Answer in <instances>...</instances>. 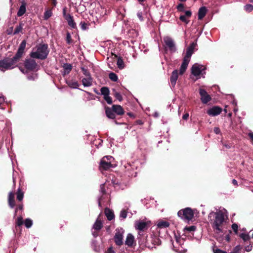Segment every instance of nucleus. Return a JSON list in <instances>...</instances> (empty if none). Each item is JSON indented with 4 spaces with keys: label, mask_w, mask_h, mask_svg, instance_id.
I'll return each mask as SVG.
<instances>
[{
    "label": "nucleus",
    "mask_w": 253,
    "mask_h": 253,
    "mask_svg": "<svg viewBox=\"0 0 253 253\" xmlns=\"http://www.w3.org/2000/svg\"><path fill=\"white\" fill-rule=\"evenodd\" d=\"M227 211L225 209L216 211H211L208 215V218L214 231L216 233L223 232V225L227 218Z\"/></svg>",
    "instance_id": "nucleus-1"
},
{
    "label": "nucleus",
    "mask_w": 253,
    "mask_h": 253,
    "mask_svg": "<svg viewBox=\"0 0 253 253\" xmlns=\"http://www.w3.org/2000/svg\"><path fill=\"white\" fill-rule=\"evenodd\" d=\"M49 53L47 44H39L33 48L30 56L33 58L45 59Z\"/></svg>",
    "instance_id": "nucleus-2"
},
{
    "label": "nucleus",
    "mask_w": 253,
    "mask_h": 253,
    "mask_svg": "<svg viewBox=\"0 0 253 253\" xmlns=\"http://www.w3.org/2000/svg\"><path fill=\"white\" fill-rule=\"evenodd\" d=\"M19 61L15 56L11 58H5L0 60V70L4 72L11 70L17 66V63Z\"/></svg>",
    "instance_id": "nucleus-3"
},
{
    "label": "nucleus",
    "mask_w": 253,
    "mask_h": 253,
    "mask_svg": "<svg viewBox=\"0 0 253 253\" xmlns=\"http://www.w3.org/2000/svg\"><path fill=\"white\" fill-rule=\"evenodd\" d=\"M114 158L110 156H105L102 158L100 163V169L101 170H107L110 168L113 167Z\"/></svg>",
    "instance_id": "nucleus-4"
},
{
    "label": "nucleus",
    "mask_w": 253,
    "mask_h": 253,
    "mask_svg": "<svg viewBox=\"0 0 253 253\" xmlns=\"http://www.w3.org/2000/svg\"><path fill=\"white\" fill-rule=\"evenodd\" d=\"M177 214L179 217L185 221H189L192 219L194 213L192 210L189 208L180 210Z\"/></svg>",
    "instance_id": "nucleus-5"
},
{
    "label": "nucleus",
    "mask_w": 253,
    "mask_h": 253,
    "mask_svg": "<svg viewBox=\"0 0 253 253\" xmlns=\"http://www.w3.org/2000/svg\"><path fill=\"white\" fill-rule=\"evenodd\" d=\"M205 68L201 64L195 63L191 68V73L193 75L196 77V79L200 78L201 75L205 74Z\"/></svg>",
    "instance_id": "nucleus-6"
},
{
    "label": "nucleus",
    "mask_w": 253,
    "mask_h": 253,
    "mask_svg": "<svg viewBox=\"0 0 253 253\" xmlns=\"http://www.w3.org/2000/svg\"><path fill=\"white\" fill-rule=\"evenodd\" d=\"M165 48L166 50H169L170 52H174L176 50L175 42L173 40L169 37L164 38Z\"/></svg>",
    "instance_id": "nucleus-7"
},
{
    "label": "nucleus",
    "mask_w": 253,
    "mask_h": 253,
    "mask_svg": "<svg viewBox=\"0 0 253 253\" xmlns=\"http://www.w3.org/2000/svg\"><path fill=\"white\" fill-rule=\"evenodd\" d=\"M124 232V231L122 229L116 230V232L114 236V240L116 245L118 246L123 245Z\"/></svg>",
    "instance_id": "nucleus-8"
},
{
    "label": "nucleus",
    "mask_w": 253,
    "mask_h": 253,
    "mask_svg": "<svg viewBox=\"0 0 253 253\" xmlns=\"http://www.w3.org/2000/svg\"><path fill=\"white\" fill-rule=\"evenodd\" d=\"M196 45V43L194 42L190 44V45L186 49V54L183 59L188 61L190 60L191 57L194 52V50Z\"/></svg>",
    "instance_id": "nucleus-9"
},
{
    "label": "nucleus",
    "mask_w": 253,
    "mask_h": 253,
    "mask_svg": "<svg viewBox=\"0 0 253 253\" xmlns=\"http://www.w3.org/2000/svg\"><path fill=\"white\" fill-rule=\"evenodd\" d=\"M183 240L182 239H176L175 243L173 244L174 250L179 253H184L186 252V249H184L182 246L181 243L183 242Z\"/></svg>",
    "instance_id": "nucleus-10"
},
{
    "label": "nucleus",
    "mask_w": 253,
    "mask_h": 253,
    "mask_svg": "<svg viewBox=\"0 0 253 253\" xmlns=\"http://www.w3.org/2000/svg\"><path fill=\"white\" fill-rule=\"evenodd\" d=\"M199 93L201 96V101L204 104H206L211 100V96L208 94L207 92L204 89L200 88Z\"/></svg>",
    "instance_id": "nucleus-11"
},
{
    "label": "nucleus",
    "mask_w": 253,
    "mask_h": 253,
    "mask_svg": "<svg viewBox=\"0 0 253 253\" xmlns=\"http://www.w3.org/2000/svg\"><path fill=\"white\" fill-rule=\"evenodd\" d=\"M26 42L25 40H23L20 43V44L19 46V48L18 49V50L17 51V53H16L15 55L14 56L19 60H20L22 55L24 53V49L26 47Z\"/></svg>",
    "instance_id": "nucleus-12"
},
{
    "label": "nucleus",
    "mask_w": 253,
    "mask_h": 253,
    "mask_svg": "<svg viewBox=\"0 0 253 253\" xmlns=\"http://www.w3.org/2000/svg\"><path fill=\"white\" fill-rule=\"evenodd\" d=\"M37 64L34 59H29L25 61V66L28 70H35L37 68Z\"/></svg>",
    "instance_id": "nucleus-13"
},
{
    "label": "nucleus",
    "mask_w": 253,
    "mask_h": 253,
    "mask_svg": "<svg viewBox=\"0 0 253 253\" xmlns=\"http://www.w3.org/2000/svg\"><path fill=\"white\" fill-rule=\"evenodd\" d=\"M222 109L217 106H214L209 109L207 111L208 114L210 116H215L221 113Z\"/></svg>",
    "instance_id": "nucleus-14"
},
{
    "label": "nucleus",
    "mask_w": 253,
    "mask_h": 253,
    "mask_svg": "<svg viewBox=\"0 0 253 253\" xmlns=\"http://www.w3.org/2000/svg\"><path fill=\"white\" fill-rule=\"evenodd\" d=\"M192 12L190 10H186L184 11V14L180 15L179 19L184 22L185 24H188L189 22L188 19L191 16Z\"/></svg>",
    "instance_id": "nucleus-15"
},
{
    "label": "nucleus",
    "mask_w": 253,
    "mask_h": 253,
    "mask_svg": "<svg viewBox=\"0 0 253 253\" xmlns=\"http://www.w3.org/2000/svg\"><path fill=\"white\" fill-rule=\"evenodd\" d=\"M64 15L67 21L68 22V25L73 29L76 28V24L75 22L73 17L70 14L66 15L65 12H64Z\"/></svg>",
    "instance_id": "nucleus-16"
},
{
    "label": "nucleus",
    "mask_w": 253,
    "mask_h": 253,
    "mask_svg": "<svg viewBox=\"0 0 253 253\" xmlns=\"http://www.w3.org/2000/svg\"><path fill=\"white\" fill-rule=\"evenodd\" d=\"M178 70H174L172 72L171 76L170 78V84L173 87L175 86V85L176 84V81L178 79Z\"/></svg>",
    "instance_id": "nucleus-17"
},
{
    "label": "nucleus",
    "mask_w": 253,
    "mask_h": 253,
    "mask_svg": "<svg viewBox=\"0 0 253 253\" xmlns=\"http://www.w3.org/2000/svg\"><path fill=\"white\" fill-rule=\"evenodd\" d=\"M148 223L142 221H136L135 223V227L137 230L143 231L147 228Z\"/></svg>",
    "instance_id": "nucleus-18"
},
{
    "label": "nucleus",
    "mask_w": 253,
    "mask_h": 253,
    "mask_svg": "<svg viewBox=\"0 0 253 253\" xmlns=\"http://www.w3.org/2000/svg\"><path fill=\"white\" fill-rule=\"evenodd\" d=\"M82 82L84 87L91 86L92 85V78L91 77H86L82 79Z\"/></svg>",
    "instance_id": "nucleus-19"
},
{
    "label": "nucleus",
    "mask_w": 253,
    "mask_h": 253,
    "mask_svg": "<svg viewBox=\"0 0 253 253\" xmlns=\"http://www.w3.org/2000/svg\"><path fill=\"white\" fill-rule=\"evenodd\" d=\"M112 108L114 113L118 115H122L124 114V111L120 105H113Z\"/></svg>",
    "instance_id": "nucleus-20"
},
{
    "label": "nucleus",
    "mask_w": 253,
    "mask_h": 253,
    "mask_svg": "<svg viewBox=\"0 0 253 253\" xmlns=\"http://www.w3.org/2000/svg\"><path fill=\"white\" fill-rule=\"evenodd\" d=\"M8 205L11 208H13L15 206L14 194L13 192H10L8 197Z\"/></svg>",
    "instance_id": "nucleus-21"
},
{
    "label": "nucleus",
    "mask_w": 253,
    "mask_h": 253,
    "mask_svg": "<svg viewBox=\"0 0 253 253\" xmlns=\"http://www.w3.org/2000/svg\"><path fill=\"white\" fill-rule=\"evenodd\" d=\"M190 61H188L187 60H186L185 59H183L182 63L180 66V70H179V74L182 75L183 74V73L186 71L187 67L188 66V65L189 64V62Z\"/></svg>",
    "instance_id": "nucleus-22"
},
{
    "label": "nucleus",
    "mask_w": 253,
    "mask_h": 253,
    "mask_svg": "<svg viewBox=\"0 0 253 253\" xmlns=\"http://www.w3.org/2000/svg\"><path fill=\"white\" fill-rule=\"evenodd\" d=\"M134 241V236L131 234H128L126 238L125 244L128 247H131L133 245Z\"/></svg>",
    "instance_id": "nucleus-23"
},
{
    "label": "nucleus",
    "mask_w": 253,
    "mask_h": 253,
    "mask_svg": "<svg viewBox=\"0 0 253 253\" xmlns=\"http://www.w3.org/2000/svg\"><path fill=\"white\" fill-rule=\"evenodd\" d=\"M26 3L24 1H22L21 6H20L17 15L18 17L22 16L26 12Z\"/></svg>",
    "instance_id": "nucleus-24"
},
{
    "label": "nucleus",
    "mask_w": 253,
    "mask_h": 253,
    "mask_svg": "<svg viewBox=\"0 0 253 253\" xmlns=\"http://www.w3.org/2000/svg\"><path fill=\"white\" fill-rule=\"evenodd\" d=\"M207 10L206 7L203 6V7H200L198 11V19H199V20L202 19L206 15V14L207 13Z\"/></svg>",
    "instance_id": "nucleus-25"
},
{
    "label": "nucleus",
    "mask_w": 253,
    "mask_h": 253,
    "mask_svg": "<svg viewBox=\"0 0 253 253\" xmlns=\"http://www.w3.org/2000/svg\"><path fill=\"white\" fill-rule=\"evenodd\" d=\"M105 113L107 117L109 119H113L115 118V114L112 108L107 107L105 109Z\"/></svg>",
    "instance_id": "nucleus-26"
},
{
    "label": "nucleus",
    "mask_w": 253,
    "mask_h": 253,
    "mask_svg": "<svg viewBox=\"0 0 253 253\" xmlns=\"http://www.w3.org/2000/svg\"><path fill=\"white\" fill-rule=\"evenodd\" d=\"M105 213L109 220H111L114 217L113 212L108 208H106L105 209Z\"/></svg>",
    "instance_id": "nucleus-27"
},
{
    "label": "nucleus",
    "mask_w": 253,
    "mask_h": 253,
    "mask_svg": "<svg viewBox=\"0 0 253 253\" xmlns=\"http://www.w3.org/2000/svg\"><path fill=\"white\" fill-rule=\"evenodd\" d=\"M102 227V222L97 218L93 225V228L97 231L100 230Z\"/></svg>",
    "instance_id": "nucleus-28"
},
{
    "label": "nucleus",
    "mask_w": 253,
    "mask_h": 253,
    "mask_svg": "<svg viewBox=\"0 0 253 253\" xmlns=\"http://www.w3.org/2000/svg\"><path fill=\"white\" fill-rule=\"evenodd\" d=\"M68 85L73 88H78L79 86V84L77 81H70L67 83Z\"/></svg>",
    "instance_id": "nucleus-29"
},
{
    "label": "nucleus",
    "mask_w": 253,
    "mask_h": 253,
    "mask_svg": "<svg viewBox=\"0 0 253 253\" xmlns=\"http://www.w3.org/2000/svg\"><path fill=\"white\" fill-rule=\"evenodd\" d=\"M239 236L244 242L248 241L250 239L249 234L246 232L241 233Z\"/></svg>",
    "instance_id": "nucleus-30"
},
{
    "label": "nucleus",
    "mask_w": 253,
    "mask_h": 253,
    "mask_svg": "<svg viewBox=\"0 0 253 253\" xmlns=\"http://www.w3.org/2000/svg\"><path fill=\"white\" fill-rule=\"evenodd\" d=\"M169 223L166 221H161L158 223L157 226L160 228H166L169 227Z\"/></svg>",
    "instance_id": "nucleus-31"
},
{
    "label": "nucleus",
    "mask_w": 253,
    "mask_h": 253,
    "mask_svg": "<svg viewBox=\"0 0 253 253\" xmlns=\"http://www.w3.org/2000/svg\"><path fill=\"white\" fill-rule=\"evenodd\" d=\"M16 195V198L17 200H18L19 201H21L23 200L24 197V193L23 192L21 191L20 188L18 189Z\"/></svg>",
    "instance_id": "nucleus-32"
},
{
    "label": "nucleus",
    "mask_w": 253,
    "mask_h": 253,
    "mask_svg": "<svg viewBox=\"0 0 253 253\" xmlns=\"http://www.w3.org/2000/svg\"><path fill=\"white\" fill-rule=\"evenodd\" d=\"M101 94L104 96H106L109 94V90L107 87H102L101 89Z\"/></svg>",
    "instance_id": "nucleus-33"
},
{
    "label": "nucleus",
    "mask_w": 253,
    "mask_h": 253,
    "mask_svg": "<svg viewBox=\"0 0 253 253\" xmlns=\"http://www.w3.org/2000/svg\"><path fill=\"white\" fill-rule=\"evenodd\" d=\"M117 65L120 69H123L124 68V63L123 59L121 57L118 58Z\"/></svg>",
    "instance_id": "nucleus-34"
},
{
    "label": "nucleus",
    "mask_w": 253,
    "mask_h": 253,
    "mask_svg": "<svg viewBox=\"0 0 253 253\" xmlns=\"http://www.w3.org/2000/svg\"><path fill=\"white\" fill-rule=\"evenodd\" d=\"M109 78L111 81L113 82H117L118 79L117 75L113 72L109 73Z\"/></svg>",
    "instance_id": "nucleus-35"
},
{
    "label": "nucleus",
    "mask_w": 253,
    "mask_h": 253,
    "mask_svg": "<svg viewBox=\"0 0 253 253\" xmlns=\"http://www.w3.org/2000/svg\"><path fill=\"white\" fill-rule=\"evenodd\" d=\"M22 29H23V24L20 23L18 25H17L14 31L13 34L15 35V34H17L19 33V32H21Z\"/></svg>",
    "instance_id": "nucleus-36"
},
{
    "label": "nucleus",
    "mask_w": 253,
    "mask_h": 253,
    "mask_svg": "<svg viewBox=\"0 0 253 253\" xmlns=\"http://www.w3.org/2000/svg\"><path fill=\"white\" fill-rule=\"evenodd\" d=\"M24 224L26 227L28 228H30L33 224V221L30 218H27L25 220Z\"/></svg>",
    "instance_id": "nucleus-37"
},
{
    "label": "nucleus",
    "mask_w": 253,
    "mask_h": 253,
    "mask_svg": "<svg viewBox=\"0 0 253 253\" xmlns=\"http://www.w3.org/2000/svg\"><path fill=\"white\" fill-rule=\"evenodd\" d=\"M63 67L64 70H67V73H70L72 69V66L68 63L64 64Z\"/></svg>",
    "instance_id": "nucleus-38"
},
{
    "label": "nucleus",
    "mask_w": 253,
    "mask_h": 253,
    "mask_svg": "<svg viewBox=\"0 0 253 253\" xmlns=\"http://www.w3.org/2000/svg\"><path fill=\"white\" fill-rule=\"evenodd\" d=\"M113 92H114V95L115 97V98L119 100L120 101H121L123 99L121 94L119 92L116 91L114 89L113 90Z\"/></svg>",
    "instance_id": "nucleus-39"
},
{
    "label": "nucleus",
    "mask_w": 253,
    "mask_h": 253,
    "mask_svg": "<svg viewBox=\"0 0 253 253\" xmlns=\"http://www.w3.org/2000/svg\"><path fill=\"white\" fill-rule=\"evenodd\" d=\"M80 26H81V28L83 30H85L88 29V25L84 21H81L80 22Z\"/></svg>",
    "instance_id": "nucleus-40"
},
{
    "label": "nucleus",
    "mask_w": 253,
    "mask_h": 253,
    "mask_svg": "<svg viewBox=\"0 0 253 253\" xmlns=\"http://www.w3.org/2000/svg\"><path fill=\"white\" fill-rule=\"evenodd\" d=\"M244 9L247 12H251L253 10V5L250 4H247L244 6Z\"/></svg>",
    "instance_id": "nucleus-41"
},
{
    "label": "nucleus",
    "mask_w": 253,
    "mask_h": 253,
    "mask_svg": "<svg viewBox=\"0 0 253 253\" xmlns=\"http://www.w3.org/2000/svg\"><path fill=\"white\" fill-rule=\"evenodd\" d=\"M52 15V12L51 10H47L44 13V18L45 20L48 19Z\"/></svg>",
    "instance_id": "nucleus-42"
},
{
    "label": "nucleus",
    "mask_w": 253,
    "mask_h": 253,
    "mask_svg": "<svg viewBox=\"0 0 253 253\" xmlns=\"http://www.w3.org/2000/svg\"><path fill=\"white\" fill-rule=\"evenodd\" d=\"M66 42L68 44H71L73 42V41L71 38V36L69 33H67L66 36Z\"/></svg>",
    "instance_id": "nucleus-43"
},
{
    "label": "nucleus",
    "mask_w": 253,
    "mask_h": 253,
    "mask_svg": "<svg viewBox=\"0 0 253 253\" xmlns=\"http://www.w3.org/2000/svg\"><path fill=\"white\" fill-rule=\"evenodd\" d=\"M23 223V218L21 216L18 217L16 221V224L17 226H20Z\"/></svg>",
    "instance_id": "nucleus-44"
},
{
    "label": "nucleus",
    "mask_w": 253,
    "mask_h": 253,
    "mask_svg": "<svg viewBox=\"0 0 253 253\" xmlns=\"http://www.w3.org/2000/svg\"><path fill=\"white\" fill-rule=\"evenodd\" d=\"M81 70L83 73V74L86 76V77H91L90 74L89 72V71L84 67H82L81 68Z\"/></svg>",
    "instance_id": "nucleus-45"
},
{
    "label": "nucleus",
    "mask_w": 253,
    "mask_h": 253,
    "mask_svg": "<svg viewBox=\"0 0 253 253\" xmlns=\"http://www.w3.org/2000/svg\"><path fill=\"white\" fill-rule=\"evenodd\" d=\"M104 100L107 102V103L109 104H111L112 103V100L111 97L108 95L106 96H104Z\"/></svg>",
    "instance_id": "nucleus-46"
},
{
    "label": "nucleus",
    "mask_w": 253,
    "mask_h": 253,
    "mask_svg": "<svg viewBox=\"0 0 253 253\" xmlns=\"http://www.w3.org/2000/svg\"><path fill=\"white\" fill-rule=\"evenodd\" d=\"M120 217L123 218V219H125L126 217L127 216V212L126 210H122L120 212Z\"/></svg>",
    "instance_id": "nucleus-47"
},
{
    "label": "nucleus",
    "mask_w": 253,
    "mask_h": 253,
    "mask_svg": "<svg viewBox=\"0 0 253 253\" xmlns=\"http://www.w3.org/2000/svg\"><path fill=\"white\" fill-rule=\"evenodd\" d=\"M177 9L178 11H180V12L184 11V5L183 4H182V3H179L177 6Z\"/></svg>",
    "instance_id": "nucleus-48"
},
{
    "label": "nucleus",
    "mask_w": 253,
    "mask_h": 253,
    "mask_svg": "<svg viewBox=\"0 0 253 253\" xmlns=\"http://www.w3.org/2000/svg\"><path fill=\"white\" fill-rule=\"evenodd\" d=\"M252 250V246L250 244L249 245L245 246V250L247 252H250Z\"/></svg>",
    "instance_id": "nucleus-49"
},
{
    "label": "nucleus",
    "mask_w": 253,
    "mask_h": 253,
    "mask_svg": "<svg viewBox=\"0 0 253 253\" xmlns=\"http://www.w3.org/2000/svg\"><path fill=\"white\" fill-rule=\"evenodd\" d=\"M232 227L235 233H237V224L236 223L233 224Z\"/></svg>",
    "instance_id": "nucleus-50"
},
{
    "label": "nucleus",
    "mask_w": 253,
    "mask_h": 253,
    "mask_svg": "<svg viewBox=\"0 0 253 253\" xmlns=\"http://www.w3.org/2000/svg\"><path fill=\"white\" fill-rule=\"evenodd\" d=\"M4 102V98L3 95L0 94V106Z\"/></svg>",
    "instance_id": "nucleus-51"
},
{
    "label": "nucleus",
    "mask_w": 253,
    "mask_h": 253,
    "mask_svg": "<svg viewBox=\"0 0 253 253\" xmlns=\"http://www.w3.org/2000/svg\"><path fill=\"white\" fill-rule=\"evenodd\" d=\"M213 131L216 134H219L220 132V130L219 128L217 127H214L213 129Z\"/></svg>",
    "instance_id": "nucleus-52"
},
{
    "label": "nucleus",
    "mask_w": 253,
    "mask_h": 253,
    "mask_svg": "<svg viewBox=\"0 0 253 253\" xmlns=\"http://www.w3.org/2000/svg\"><path fill=\"white\" fill-rule=\"evenodd\" d=\"M214 253H227L226 252H224V251H223L220 249H216L214 251Z\"/></svg>",
    "instance_id": "nucleus-53"
},
{
    "label": "nucleus",
    "mask_w": 253,
    "mask_h": 253,
    "mask_svg": "<svg viewBox=\"0 0 253 253\" xmlns=\"http://www.w3.org/2000/svg\"><path fill=\"white\" fill-rule=\"evenodd\" d=\"M137 15L138 17L139 18V19L141 21H142L143 20L142 14L141 12H138L137 14Z\"/></svg>",
    "instance_id": "nucleus-54"
},
{
    "label": "nucleus",
    "mask_w": 253,
    "mask_h": 253,
    "mask_svg": "<svg viewBox=\"0 0 253 253\" xmlns=\"http://www.w3.org/2000/svg\"><path fill=\"white\" fill-rule=\"evenodd\" d=\"M100 191L102 193L105 192L104 185L103 184L100 185Z\"/></svg>",
    "instance_id": "nucleus-55"
},
{
    "label": "nucleus",
    "mask_w": 253,
    "mask_h": 253,
    "mask_svg": "<svg viewBox=\"0 0 253 253\" xmlns=\"http://www.w3.org/2000/svg\"><path fill=\"white\" fill-rule=\"evenodd\" d=\"M189 117V114L188 113H185V114H184L182 116V119H184V120H187V119Z\"/></svg>",
    "instance_id": "nucleus-56"
},
{
    "label": "nucleus",
    "mask_w": 253,
    "mask_h": 253,
    "mask_svg": "<svg viewBox=\"0 0 253 253\" xmlns=\"http://www.w3.org/2000/svg\"><path fill=\"white\" fill-rule=\"evenodd\" d=\"M18 209L20 210H22L23 209V205L22 204H20V205H18V207L15 210V212H16L17 211V210Z\"/></svg>",
    "instance_id": "nucleus-57"
},
{
    "label": "nucleus",
    "mask_w": 253,
    "mask_h": 253,
    "mask_svg": "<svg viewBox=\"0 0 253 253\" xmlns=\"http://www.w3.org/2000/svg\"><path fill=\"white\" fill-rule=\"evenodd\" d=\"M154 242L156 243L157 245L161 244V241H160L159 239L157 238L154 239Z\"/></svg>",
    "instance_id": "nucleus-58"
},
{
    "label": "nucleus",
    "mask_w": 253,
    "mask_h": 253,
    "mask_svg": "<svg viewBox=\"0 0 253 253\" xmlns=\"http://www.w3.org/2000/svg\"><path fill=\"white\" fill-rule=\"evenodd\" d=\"M188 230L189 231H194L195 230V226H190V227H189L188 228H187Z\"/></svg>",
    "instance_id": "nucleus-59"
},
{
    "label": "nucleus",
    "mask_w": 253,
    "mask_h": 253,
    "mask_svg": "<svg viewBox=\"0 0 253 253\" xmlns=\"http://www.w3.org/2000/svg\"><path fill=\"white\" fill-rule=\"evenodd\" d=\"M230 253H237V246L234 247L233 251H232Z\"/></svg>",
    "instance_id": "nucleus-60"
},
{
    "label": "nucleus",
    "mask_w": 253,
    "mask_h": 253,
    "mask_svg": "<svg viewBox=\"0 0 253 253\" xmlns=\"http://www.w3.org/2000/svg\"><path fill=\"white\" fill-rule=\"evenodd\" d=\"M114 253V251H113V250L112 248H110L108 250L107 252V253Z\"/></svg>",
    "instance_id": "nucleus-61"
},
{
    "label": "nucleus",
    "mask_w": 253,
    "mask_h": 253,
    "mask_svg": "<svg viewBox=\"0 0 253 253\" xmlns=\"http://www.w3.org/2000/svg\"><path fill=\"white\" fill-rule=\"evenodd\" d=\"M225 239L228 242H229L230 241V237H229V236L228 235L226 236Z\"/></svg>",
    "instance_id": "nucleus-62"
},
{
    "label": "nucleus",
    "mask_w": 253,
    "mask_h": 253,
    "mask_svg": "<svg viewBox=\"0 0 253 253\" xmlns=\"http://www.w3.org/2000/svg\"><path fill=\"white\" fill-rule=\"evenodd\" d=\"M69 73H67V70H64V71L63 72V75H67V74H68Z\"/></svg>",
    "instance_id": "nucleus-63"
},
{
    "label": "nucleus",
    "mask_w": 253,
    "mask_h": 253,
    "mask_svg": "<svg viewBox=\"0 0 253 253\" xmlns=\"http://www.w3.org/2000/svg\"><path fill=\"white\" fill-rule=\"evenodd\" d=\"M52 3H53V4L55 6L56 4V0H52Z\"/></svg>",
    "instance_id": "nucleus-64"
}]
</instances>
